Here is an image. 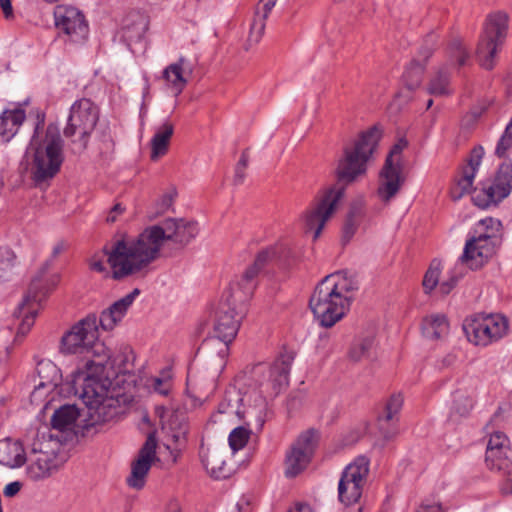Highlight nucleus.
<instances>
[{"instance_id": "obj_25", "label": "nucleus", "mask_w": 512, "mask_h": 512, "mask_svg": "<svg viewBox=\"0 0 512 512\" xmlns=\"http://www.w3.org/2000/svg\"><path fill=\"white\" fill-rule=\"evenodd\" d=\"M25 463V452L22 444L11 439L0 440V464L16 468Z\"/></svg>"}, {"instance_id": "obj_51", "label": "nucleus", "mask_w": 512, "mask_h": 512, "mask_svg": "<svg viewBox=\"0 0 512 512\" xmlns=\"http://www.w3.org/2000/svg\"><path fill=\"white\" fill-rule=\"evenodd\" d=\"M173 200L174 197L172 193L164 194L157 202L158 212L164 213L167 211L172 206Z\"/></svg>"}, {"instance_id": "obj_40", "label": "nucleus", "mask_w": 512, "mask_h": 512, "mask_svg": "<svg viewBox=\"0 0 512 512\" xmlns=\"http://www.w3.org/2000/svg\"><path fill=\"white\" fill-rule=\"evenodd\" d=\"M512 451L510 440L500 431L492 433L489 437L485 455H493L494 453Z\"/></svg>"}, {"instance_id": "obj_57", "label": "nucleus", "mask_w": 512, "mask_h": 512, "mask_svg": "<svg viewBox=\"0 0 512 512\" xmlns=\"http://www.w3.org/2000/svg\"><path fill=\"white\" fill-rule=\"evenodd\" d=\"M155 378L159 379V380H163L164 381V384L165 383H169V384H172V378H173V374H172V370L171 368L169 367H166L164 369H162L159 373L158 376H155Z\"/></svg>"}, {"instance_id": "obj_41", "label": "nucleus", "mask_w": 512, "mask_h": 512, "mask_svg": "<svg viewBox=\"0 0 512 512\" xmlns=\"http://www.w3.org/2000/svg\"><path fill=\"white\" fill-rule=\"evenodd\" d=\"M447 53L449 63L456 62L459 67L465 65L470 57L460 39H453L450 42Z\"/></svg>"}, {"instance_id": "obj_18", "label": "nucleus", "mask_w": 512, "mask_h": 512, "mask_svg": "<svg viewBox=\"0 0 512 512\" xmlns=\"http://www.w3.org/2000/svg\"><path fill=\"white\" fill-rule=\"evenodd\" d=\"M51 290L50 286L44 285L41 277H35L18 307V317H23L18 327L17 335L25 336L34 325L37 315L36 306L46 297Z\"/></svg>"}, {"instance_id": "obj_19", "label": "nucleus", "mask_w": 512, "mask_h": 512, "mask_svg": "<svg viewBox=\"0 0 512 512\" xmlns=\"http://www.w3.org/2000/svg\"><path fill=\"white\" fill-rule=\"evenodd\" d=\"M497 237L493 233H478L466 241L459 258L471 269H478L495 252Z\"/></svg>"}, {"instance_id": "obj_16", "label": "nucleus", "mask_w": 512, "mask_h": 512, "mask_svg": "<svg viewBox=\"0 0 512 512\" xmlns=\"http://www.w3.org/2000/svg\"><path fill=\"white\" fill-rule=\"evenodd\" d=\"M56 28L73 43H84L89 34L84 14L76 7L58 5L54 9Z\"/></svg>"}, {"instance_id": "obj_36", "label": "nucleus", "mask_w": 512, "mask_h": 512, "mask_svg": "<svg viewBox=\"0 0 512 512\" xmlns=\"http://www.w3.org/2000/svg\"><path fill=\"white\" fill-rule=\"evenodd\" d=\"M36 370L40 378L39 384L35 386L36 389H40L49 385H56L59 370L54 363L49 360H41L38 362Z\"/></svg>"}, {"instance_id": "obj_28", "label": "nucleus", "mask_w": 512, "mask_h": 512, "mask_svg": "<svg viewBox=\"0 0 512 512\" xmlns=\"http://www.w3.org/2000/svg\"><path fill=\"white\" fill-rule=\"evenodd\" d=\"M244 400L240 393L229 391L224 399L219 403L217 413L213 415L214 421H221L220 415H226L229 419L244 418L245 411L241 410V402Z\"/></svg>"}, {"instance_id": "obj_45", "label": "nucleus", "mask_w": 512, "mask_h": 512, "mask_svg": "<svg viewBox=\"0 0 512 512\" xmlns=\"http://www.w3.org/2000/svg\"><path fill=\"white\" fill-rule=\"evenodd\" d=\"M440 263L433 261L423 278V287L426 293H430L439 282Z\"/></svg>"}, {"instance_id": "obj_58", "label": "nucleus", "mask_w": 512, "mask_h": 512, "mask_svg": "<svg viewBox=\"0 0 512 512\" xmlns=\"http://www.w3.org/2000/svg\"><path fill=\"white\" fill-rule=\"evenodd\" d=\"M0 7L4 13L5 18L8 19L13 16L11 0H0Z\"/></svg>"}, {"instance_id": "obj_48", "label": "nucleus", "mask_w": 512, "mask_h": 512, "mask_svg": "<svg viewBox=\"0 0 512 512\" xmlns=\"http://www.w3.org/2000/svg\"><path fill=\"white\" fill-rule=\"evenodd\" d=\"M477 227L478 229L485 230L483 233H493L496 235L500 231L501 222L494 218H485L478 222Z\"/></svg>"}, {"instance_id": "obj_26", "label": "nucleus", "mask_w": 512, "mask_h": 512, "mask_svg": "<svg viewBox=\"0 0 512 512\" xmlns=\"http://www.w3.org/2000/svg\"><path fill=\"white\" fill-rule=\"evenodd\" d=\"M277 0H260V4L256 8L255 17L250 27L248 41L250 43H258L264 34L265 21L270 12L274 8Z\"/></svg>"}, {"instance_id": "obj_44", "label": "nucleus", "mask_w": 512, "mask_h": 512, "mask_svg": "<svg viewBox=\"0 0 512 512\" xmlns=\"http://www.w3.org/2000/svg\"><path fill=\"white\" fill-rule=\"evenodd\" d=\"M464 264L465 263H462L459 259L458 262L456 263L454 269L450 273L448 280L440 283L439 291L442 294H449L451 292V290L456 286L459 279L462 278V276L464 275V270H463Z\"/></svg>"}, {"instance_id": "obj_20", "label": "nucleus", "mask_w": 512, "mask_h": 512, "mask_svg": "<svg viewBox=\"0 0 512 512\" xmlns=\"http://www.w3.org/2000/svg\"><path fill=\"white\" fill-rule=\"evenodd\" d=\"M157 440L154 435H149L139 451L138 458L132 463L131 474L127 478L129 487L140 490L144 487L146 476L156 458Z\"/></svg>"}, {"instance_id": "obj_14", "label": "nucleus", "mask_w": 512, "mask_h": 512, "mask_svg": "<svg viewBox=\"0 0 512 512\" xmlns=\"http://www.w3.org/2000/svg\"><path fill=\"white\" fill-rule=\"evenodd\" d=\"M407 146L405 140L398 141L386 157L380 172L377 194L381 201L387 203L396 196L405 181L401 163V153Z\"/></svg>"}, {"instance_id": "obj_31", "label": "nucleus", "mask_w": 512, "mask_h": 512, "mask_svg": "<svg viewBox=\"0 0 512 512\" xmlns=\"http://www.w3.org/2000/svg\"><path fill=\"white\" fill-rule=\"evenodd\" d=\"M174 133V126L169 122L160 125L151 139V159L157 160L168 151L169 142Z\"/></svg>"}, {"instance_id": "obj_60", "label": "nucleus", "mask_w": 512, "mask_h": 512, "mask_svg": "<svg viewBox=\"0 0 512 512\" xmlns=\"http://www.w3.org/2000/svg\"><path fill=\"white\" fill-rule=\"evenodd\" d=\"M237 512H250L249 500L242 497L236 504Z\"/></svg>"}, {"instance_id": "obj_46", "label": "nucleus", "mask_w": 512, "mask_h": 512, "mask_svg": "<svg viewBox=\"0 0 512 512\" xmlns=\"http://www.w3.org/2000/svg\"><path fill=\"white\" fill-rule=\"evenodd\" d=\"M476 171L474 168L466 167L463 171L462 177L458 180L457 186L460 189V193L457 196H453L455 199L460 198L462 195L470 193L473 187L474 178Z\"/></svg>"}, {"instance_id": "obj_24", "label": "nucleus", "mask_w": 512, "mask_h": 512, "mask_svg": "<svg viewBox=\"0 0 512 512\" xmlns=\"http://www.w3.org/2000/svg\"><path fill=\"white\" fill-rule=\"evenodd\" d=\"M120 240L121 239L115 240L111 244L110 248L104 247V249H103L104 256L93 255L89 260L90 270L102 274L104 278H112L114 280H122L129 276H134V275H142V276L146 275L147 273H131V274H127L125 276H121L119 278L115 277V268L113 267V265L110 261V256H111L116 244Z\"/></svg>"}, {"instance_id": "obj_42", "label": "nucleus", "mask_w": 512, "mask_h": 512, "mask_svg": "<svg viewBox=\"0 0 512 512\" xmlns=\"http://www.w3.org/2000/svg\"><path fill=\"white\" fill-rule=\"evenodd\" d=\"M374 346V339L366 337L358 342H355L350 349L349 357L351 360L357 362L370 355Z\"/></svg>"}, {"instance_id": "obj_34", "label": "nucleus", "mask_w": 512, "mask_h": 512, "mask_svg": "<svg viewBox=\"0 0 512 512\" xmlns=\"http://www.w3.org/2000/svg\"><path fill=\"white\" fill-rule=\"evenodd\" d=\"M428 92L435 96H446L452 93L450 88V74L446 66L440 68L431 78Z\"/></svg>"}, {"instance_id": "obj_2", "label": "nucleus", "mask_w": 512, "mask_h": 512, "mask_svg": "<svg viewBox=\"0 0 512 512\" xmlns=\"http://www.w3.org/2000/svg\"><path fill=\"white\" fill-rule=\"evenodd\" d=\"M194 221L167 219L161 225L145 228L136 237H124L116 244L110 261L115 268V277L131 273H148L151 264L160 256L166 241L181 247L187 245L198 234Z\"/></svg>"}, {"instance_id": "obj_64", "label": "nucleus", "mask_w": 512, "mask_h": 512, "mask_svg": "<svg viewBox=\"0 0 512 512\" xmlns=\"http://www.w3.org/2000/svg\"><path fill=\"white\" fill-rule=\"evenodd\" d=\"M433 104V100L432 99H429L428 102H427V109H429Z\"/></svg>"}, {"instance_id": "obj_35", "label": "nucleus", "mask_w": 512, "mask_h": 512, "mask_svg": "<svg viewBox=\"0 0 512 512\" xmlns=\"http://www.w3.org/2000/svg\"><path fill=\"white\" fill-rule=\"evenodd\" d=\"M363 216L364 211L361 204L351 206L342 229V237L345 242L350 241L354 236Z\"/></svg>"}, {"instance_id": "obj_13", "label": "nucleus", "mask_w": 512, "mask_h": 512, "mask_svg": "<svg viewBox=\"0 0 512 512\" xmlns=\"http://www.w3.org/2000/svg\"><path fill=\"white\" fill-rule=\"evenodd\" d=\"M407 146L405 140L398 141L386 157L380 172L377 194L381 201L387 203L396 196L405 181L401 163V153Z\"/></svg>"}, {"instance_id": "obj_4", "label": "nucleus", "mask_w": 512, "mask_h": 512, "mask_svg": "<svg viewBox=\"0 0 512 512\" xmlns=\"http://www.w3.org/2000/svg\"><path fill=\"white\" fill-rule=\"evenodd\" d=\"M357 281L346 271L325 276L310 297L309 306L322 327L330 328L349 311Z\"/></svg>"}, {"instance_id": "obj_54", "label": "nucleus", "mask_w": 512, "mask_h": 512, "mask_svg": "<svg viewBox=\"0 0 512 512\" xmlns=\"http://www.w3.org/2000/svg\"><path fill=\"white\" fill-rule=\"evenodd\" d=\"M125 208L122 207L121 204H115L111 210L109 211V214L106 218L107 223H114L116 222L119 215H121L124 212Z\"/></svg>"}, {"instance_id": "obj_30", "label": "nucleus", "mask_w": 512, "mask_h": 512, "mask_svg": "<svg viewBox=\"0 0 512 512\" xmlns=\"http://www.w3.org/2000/svg\"><path fill=\"white\" fill-rule=\"evenodd\" d=\"M421 328L425 338L437 340L448 334L449 324L445 315L432 314L423 319Z\"/></svg>"}, {"instance_id": "obj_33", "label": "nucleus", "mask_w": 512, "mask_h": 512, "mask_svg": "<svg viewBox=\"0 0 512 512\" xmlns=\"http://www.w3.org/2000/svg\"><path fill=\"white\" fill-rule=\"evenodd\" d=\"M485 463L487 468L503 475L512 474V450L507 452L494 453L493 455H485Z\"/></svg>"}, {"instance_id": "obj_32", "label": "nucleus", "mask_w": 512, "mask_h": 512, "mask_svg": "<svg viewBox=\"0 0 512 512\" xmlns=\"http://www.w3.org/2000/svg\"><path fill=\"white\" fill-rule=\"evenodd\" d=\"M79 416L75 405H63L55 410L51 417V425L54 429L64 431L72 426Z\"/></svg>"}, {"instance_id": "obj_23", "label": "nucleus", "mask_w": 512, "mask_h": 512, "mask_svg": "<svg viewBox=\"0 0 512 512\" xmlns=\"http://www.w3.org/2000/svg\"><path fill=\"white\" fill-rule=\"evenodd\" d=\"M25 118V111L20 107L4 110L0 115V141L9 142L17 134Z\"/></svg>"}, {"instance_id": "obj_10", "label": "nucleus", "mask_w": 512, "mask_h": 512, "mask_svg": "<svg viewBox=\"0 0 512 512\" xmlns=\"http://www.w3.org/2000/svg\"><path fill=\"white\" fill-rule=\"evenodd\" d=\"M462 327L470 343L487 347L508 335L509 320L501 314L476 313L465 318Z\"/></svg>"}, {"instance_id": "obj_15", "label": "nucleus", "mask_w": 512, "mask_h": 512, "mask_svg": "<svg viewBox=\"0 0 512 512\" xmlns=\"http://www.w3.org/2000/svg\"><path fill=\"white\" fill-rule=\"evenodd\" d=\"M512 191V162L502 163L493 180L482 183L479 190H475L472 200L476 206L486 209L497 205L508 197Z\"/></svg>"}, {"instance_id": "obj_53", "label": "nucleus", "mask_w": 512, "mask_h": 512, "mask_svg": "<svg viewBox=\"0 0 512 512\" xmlns=\"http://www.w3.org/2000/svg\"><path fill=\"white\" fill-rule=\"evenodd\" d=\"M417 512H445L440 503H422Z\"/></svg>"}, {"instance_id": "obj_6", "label": "nucleus", "mask_w": 512, "mask_h": 512, "mask_svg": "<svg viewBox=\"0 0 512 512\" xmlns=\"http://www.w3.org/2000/svg\"><path fill=\"white\" fill-rule=\"evenodd\" d=\"M248 297L242 292H229L225 299L220 303L214 325V338L205 341L201 349L206 350L210 347H216L217 356L214 359V368L211 372V379L214 381L222 372L225 366V358L228 355L229 344L236 337L241 319L245 314V305L243 302Z\"/></svg>"}, {"instance_id": "obj_22", "label": "nucleus", "mask_w": 512, "mask_h": 512, "mask_svg": "<svg viewBox=\"0 0 512 512\" xmlns=\"http://www.w3.org/2000/svg\"><path fill=\"white\" fill-rule=\"evenodd\" d=\"M193 72V65L188 59L181 56L177 62L171 63L163 71V78L169 87L179 95L188 83L187 76Z\"/></svg>"}, {"instance_id": "obj_3", "label": "nucleus", "mask_w": 512, "mask_h": 512, "mask_svg": "<svg viewBox=\"0 0 512 512\" xmlns=\"http://www.w3.org/2000/svg\"><path fill=\"white\" fill-rule=\"evenodd\" d=\"M379 139L380 131L377 127H372L361 133L352 147L344 149L343 157L339 159L335 172L337 183L326 189L315 206L306 214V230L313 232L314 240L319 238L326 222L336 211L343 198L345 186L365 174L367 162Z\"/></svg>"}, {"instance_id": "obj_50", "label": "nucleus", "mask_w": 512, "mask_h": 512, "mask_svg": "<svg viewBox=\"0 0 512 512\" xmlns=\"http://www.w3.org/2000/svg\"><path fill=\"white\" fill-rule=\"evenodd\" d=\"M483 155H484V150L481 146L474 148L472 150V155L469 160L468 168H474L475 171H477V169L481 163Z\"/></svg>"}, {"instance_id": "obj_62", "label": "nucleus", "mask_w": 512, "mask_h": 512, "mask_svg": "<svg viewBox=\"0 0 512 512\" xmlns=\"http://www.w3.org/2000/svg\"><path fill=\"white\" fill-rule=\"evenodd\" d=\"M249 161V155L247 151H243L241 157L236 165L247 168Z\"/></svg>"}, {"instance_id": "obj_52", "label": "nucleus", "mask_w": 512, "mask_h": 512, "mask_svg": "<svg viewBox=\"0 0 512 512\" xmlns=\"http://www.w3.org/2000/svg\"><path fill=\"white\" fill-rule=\"evenodd\" d=\"M502 477L503 480L499 485L501 493L504 495H512V474L503 475Z\"/></svg>"}, {"instance_id": "obj_8", "label": "nucleus", "mask_w": 512, "mask_h": 512, "mask_svg": "<svg viewBox=\"0 0 512 512\" xmlns=\"http://www.w3.org/2000/svg\"><path fill=\"white\" fill-rule=\"evenodd\" d=\"M98 119V107L90 99L81 98L72 104L63 134L71 140L74 152L80 153L87 148Z\"/></svg>"}, {"instance_id": "obj_27", "label": "nucleus", "mask_w": 512, "mask_h": 512, "mask_svg": "<svg viewBox=\"0 0 512 512\" xmlns=\"http://www.w3.org/2000/svg\"><path fill=\"white\" fill-rule=\"evenodd\" d=\"M201 460L208 473L215 479H223L229 476V469L221 451L207 449L201 452Z\"/></svg>"}, {"instance_id": "obj_37", "label": "nucleus", "mask_w": 512, "mask_h": 512, "mask_svg": "<svg viewBox=\"0 0 512 512\" xmlns=\"http://www.w3.org/2000/svg\"><path fill=\"white\" fill-rule=\"evenodd\" d=\"M17 256L8 246L0 247V280L6 281L14 274Z\"/></svg>"}, {"instance_id": "obj_1", "label": "nucleus", "mask_w": 512, "mask_h": 512, "mask_svg": "<svg viewBox=\"0 0 512 512\" xmlns=\"http://www.w3.org/2000/svg\"><path fill=\"white\" fill-rule=\"evenodd\" d=\"M59 349L62 354L86 358L74 382L80 385V391L76 393L86 405L90 421L100 424L115 419L121 412L120 400L106 375L110 351L99 340L97 317L88 315L74 324L62 336Z\"/></svg>"}, {"instance_id": "obj_29", "label": "nucleus", "mask_w": 512, "mask_h": 512, "mask_svg": "<svg viewBox=\"0 0 512 512\" xmlns=\"http://www.w3.org/2000/svg\"><path fill=\"white\" fill-rule=\"evenodd\" d=\"M56 469L55 458L47 452L39 453L27 468V474L32 480L49 477Z\"/></svg>"}, {"instance_id": "obj_38", "label": "nucleus", "mask_w": 512, "mask_h": 512, "mask_svg": "<svg viewBox=\"0 0 512 512\" xmlns=\"http://www.w3.org/2000/svg\"><path fill=\"white\" fill-rule=\"evenodd\" d=\"M473 407V399L466 393L457 391L453 396L450 417L453 420L466 417Z\"/></svg>"}, {"instance_id": "obj_55", "label": "nucleus", "mask_w": 512, "mask_h": 512, "mask_svg": "<svg viewBox=\"0 0 512 512\" xmlns=\"http://www.w3.org/2000/svg\"><path fill=\"white\" fill-rule=\"evenodd\" d=\"M21 489V483L18 481L11 482L6 485L4 489V495L6 497H13L15 496Z\"/></svg>"}, {"instance_id": "obj_56", "label": "nucleus", "mask_w": 512, "mask_h": 512, "mask_svg": "<svg viewBox=\"0 0 512 512\" xmlns=\"http://www.w3.org/2000/svg\"><path fill=\"white\" fill-rule=\"evenodd\" d=\"M287 512H313V510L308 503L296 502L287 510Z\"/></svg>"}, {"instance_id": "obj_17", "label": "nucleus", "mask_w": 512, "mask_h": 512, "mask_svg": "<svg viewBox=\"0 0 512 512\" xmlns=\"http://www.w3.org/2000/svg\"><path fill=\"white\" fill-rule=\"evenodd\" d=\"M318 433L310 429L302 433L286 455V476L295 477L309 464L316 445Z\"/></svg>"}, {"instance_id": "obj_12", "label": "nucleus", "mask_w": 512, "mask_h": 512, "mask_svg": "<svg viewBox=\"0 0 512 512\" xmlns=\"http://www.w3.org/2000/svg\"><path fill=\"white\" fill-rule=\"evenodd\" d=\"M291 257V250L287 244L280 242L261 250L253 264L243 273L241 280L237 283L238 290L250 297L256 287V278L262 269L271 263L288 265Z\"/></svg>"}, {"instance_id": "obj_59", "label": "nucleus", "mask_w": 512, "mask_h": 512, "mask_svg": "<svg viewBox=\"0 0 512 512\" xmlns=\"http://www.w3.org/2000/svg\"><path fill=\"white\" fill-rule=\"evenodd\" d=\"M245 170H246L245 167H240V166L236 165L235 175H234V183L236 185H240L243 183V181L245 179Z\"/></svg>"}, {"instance_id": "obj_5", "label": "nucleus", "mask_w": 512, "mask_h": 512, "mask_svg": "<svg viewBox=\"0 0 512 512\" xmlns=\"http://www.w3.org/2000/svg\"><path fill=\"white\" fill-rule=\"evenodd\" d=\"M36 120L34 134L29 146L33 153L30 173L35 185L41 187L52 180L60 171L64 161V142L58 127L53 124L48 125L44 135L40 136V130L43 129L45 121L43 112L39 110L36 112Z\"/></svg>"}, {"instance_id": "obj_61", "label": "nucleus", "mask_w": 512, "mask_h": 512, "mask_svg": "<svg viewBox=\"0 0 512 512\" xmlns=\"http://www.w3.org/2000/svg\"><path fill=\"white\" fill-rule=\"evenodd\" d=\"M66 249V243L64 241L57 242L52 249V258H56L59 254H61Z\"/></svg>"}, {"instance_id": "obj_43", "label": "nucleus", "mask_w": 512, "mask_h": 512, "mask_svg": "<svg viewBox=\"0 0 512 512\" xmlns=\"http://www.w3.org/2000/svg\"><path fill=\"white\" fill-rule=\"evenodd\" d=\"M250 431L242 426L234 428L228 437L229 445L233 451H238L247 444Z\"/></svg>"}, {"instance_id": "obj_11", "label": "nucleus", "mask_w": 512, "mask_h": 512, "mask_svg": "<svg viewBox=\"0 0 512 512\" xmlns=\"http://www.w3.org/2000/svg\"><path fill=\"white\" fill-rule=\"evenodd\" d=\"M370 461L358 456L343 470L338 483V499L345 506L358 503L369 474Z\"/></svg>"}, {"instance_id": "obj_49", "label": "nucleus", "mask_w": 512, "mask_h": 512, "mask_svg": "<svg viewBox=\"0 0 512 512\" xmlns=\"http://www.w3.org/2000/svg\"><path fill=\"white\" fill-rule=\"evenodd\" d=\"M149 387H151L156 393H158L162 396H167L172 389V384H169V383L164 384L163 380H159L155 377H152L149 380Z\"/></svg>"}, {"instance_id": "obj_21", "label": "nucleus", "mask_w": 512, "mask_h": 512, "mask_svg": "<svg viewBox=\"0 0 512 512\" xmlns=\"http://www.w3.org/2000/svg\"><path fill=\"white\" fill-rule=\"evenodd\" d=\"M139 294L140 290L135 288L121 299L115 301L107 309L102 311L99 319L97 318V323L99 322L103 330L110 331L114 329L124 318L128 309Z\"/></svg>"}, {"instance_id": "obj_63", "label": "nucleus", "mask_w": 512, "mask_h": 512, "mask_svg": "<svg viewBox=\"0 0 512 512\" xmlns=\"http://www.w3.org/2000/svg\"><path fill=\"white\" fill-rule=\"evenodd\" d=\"M432 54V51L429 49L427 51L424 52V57L425 59H427L430 55Z\"/></svg>"}, {"instance_id": "obj_9", "label": "nucleus", "mask_w": 512, "mask_h": 512, "mask_svg": "<svg viewBox=\"0 0 512 512\" xmlns=\"http://www.w3.org/2000/svg\"><path fill=\"white\" fill-rule=\"evenodd\" d=\"M509 28V16L504 11H496L487 16L480 35L476 57L480 66L492 70L496 56L505 42Z\"/></svg>"}, {"instance_id": "obj_7", "label": "nucleus", "mask_w": 512, "mask_h": 512, "mask_svg": "<svg viewBox=\"0 0 512 512\" xmlns=\"http://www.w3.org/2000/svg\"><path fill=\"white\" fill-rule=\"evenodd\" d=\"M293 360L294 352L285 349L272 363L254 365L248 386L251 392L258 395L255 398V408L247 411L249 415H262L266 409L267 400L275 398L286 389Z\"/></svg>"}, {"instance_id": "obj_47", "label": "nucleus", "mask_w": 512, "mask_h": 512, "mask_svg": "<svg viewBox=\"0 0 512 512\" xmlns=\"http://www.w3.org/2000/svg\"><path fill=\"white\" fill-rule=\"evenodd\" d=\"M403 405V398L400 394L392 395L385 407L384 416L380 417V422H389L400 411Z\"/></svg>"}, {"instance_id": "obj_39", "label": "nucleus", "mask_w": 512, "mask_h": 512, "mask_svg": "<svg viewBox=\"0 0 512 512\" xmlns=\"http://www.w3.org/2000/svg\"><path fill=\"white\" fill-rule=\"evenodd\" d=\"M424 74V65L418 60L411 61L403 74V80L409 90L420 86Z\"/></svg>"}]
</instances>
